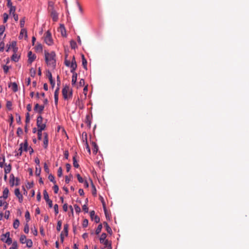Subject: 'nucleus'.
<instances>
[{
  "label": "nucleus",
  "instance_id": "25",
  "mask_svg": "<svg viewBox=\"0 0 249 249\" xmlns=\"http://www.w3.org/2000/svg\"><path fill=\"white\" fill-rule=\"evenodd\" d=\"M19 240H20V242L21 243H22V244L25 243V242L27 240L26 236L24 235H21L20 237Z\"/></svg>",
  "mask_w": 249,
  "mask_h": 249
},
{
  "label": "nucleus",
  "instance_id": "8",
  "mask_svg": "<svg viewBox=\"0 0 249 249\" xmlns=\"http://www.w3.org/2000/svg\"><path fill=\"white\" fill-rule=\"evenodd\" d=\"M28 62L31 64L36 58V56L35 54H33L31 51L28 53Z\"/></svg>",
  "mask_w": 249,
  "mask_h": 249
},
{
  "label": "nucleus",
  "instance_id": "56",
  "mask_svg": "<svg viewBox=\"0 0 249 249\" xmlns=\"http://www.w3.org/2000/svg\"><path fill=\"white\" fill-rule=\"evenodd\" d=\"M5 243L9 245L12 243V240L10 237L8 238L5 241Z\"/></svg>",
  "mask_w": 249,
  "mask_h": 249
},
{
  "label": "nucleus",
  "instance_id": "31",
  "mask_svg": "<svg viewBox=\"0 0 249 249\" xmlns=\"http://www.w3.org/2000/svg\"><path fill=\"white\" fill-rule=\"evenodd\" d=\"M102 229V225L101 224H100L98 226L96 230V231H95L96 234H98L101 232Z\"/></svg>",
  "mask_w": 249,
  "mask_h": 249
},
{
  "label": "nucleus",
  "instance_id": "23",
  "mask_svg": "<svg viewBox=\"0 0 249 249\" xmlns=\"http://www.w3.org/2000/svg\"><path fill=\"white\" fill-rule=\"evenodd\" d=\"M11 59L15 62H17L18 61L19 56L17 53H14L11 57Z\"/></svg>",
  "mask_w": 249,
  "mask_h": 249
},
{
  "label": "nucleus",
  "instance_id": "44",
  "mask_svg": "<svg viewBox=\"0 0 249 249\" xmlns=\"http://www.w3.org/2000/svg\"><path fill=\"white\" fill-rule=\"evenodd\" d=\"M88 225V220L87 219H85L82 223V226L84 228H86Z\"/></svg>",
  "mask_w": 249,
  "mask_h": 249
},
{
  "label": "nucleus",
  "instance_id": "35",
  "mask_svg": "<svg viewBox=\"0 0 249 249\" xmlns=\"http://www.w3.org/2000/svg\"><path fill=\"white\" fill-rule=\"evenodd\" d=\"M22 145H23V143H21L20 144V147H19V148L18 150V153L17 154L18 156V155L19 156H21L22 155V150H23Z\"/></svg>",
  "mask_w": 249,
  "mask_h": 249
},
{
  "label": "nucleus",
  "instance_id": "2",
  "mask_svg": "<svg viewBox=\"0 0 249 249\" xmlns=\"http://www.w3.org/2000/svg\"><path fill=\"white\" fill-rule=\"evenodd\" d=\"M45 61L47 65L54 67L55 65V53L54 52H45Z\"/></svg>",
  "mask_w": 249,
  "mask_h": 249
},
{
  "label": "nucleus",
  "instance_id": "39",
  "mask_svg": "<svg viewBox=\"0 0 249 249\" xmlns=\"http://www.w3.org/2000/svg\"><path fill=\"white\" fill-rule=\"evenodd\" d=\"M24 231L25 232V233H29V226H28V224L27 223H26L25 226H24Z\"/></svg>",
  "mask_w": 249,
  "mask_h": 249
},
{
  "label": "nucleus",
  "instance_id": "57",
  "mask_svg": "<svg viewBox=\"0 0 249 249\" xmlns=\"http://www.w3.org/2000/svg\"><path fill=\"white\" fill-rule=\"evenodd\" d=\"M44 171H45V172L47 173H49L50 170H49V167H48V165H47L46 163H45L44 164Z\"/></svg>",
  "mask_w": 249,
  "mask_h": 249
},
{
  "label": "nucleus",
  "instance_id": "47",
  "mask_svg": "<svg viewBox=\"0 0 249 249\" xmlns=\"http://www.w3.org/2000/svg\"><path fill=\"white\" fill-rule=\"evenodd\" d=\"M16 9V8L15 6L10 7V13H12L13 15L14 14H15Z\"/></svg>",
  "mask_w": 249,
  "mask_h": 249
},
{
  "label": "nucleus",
  "instance_id": "15",
  "mask_svg": "<svg viewBox=\"0 0 249 249\" xmlns=\"http://www.w3.org/2000/svg\"><path fill=\"white\" fill-rule=\"evenodd\" d=\"M82 65L84 68L87 70V61L83 54L82 55Z\"/></svg>",
  "mask_w": 249,
  "mask_h": 249
},
{
  "label": "nucleus",
  "instance_id": "5",
  "mask_svg": "<svg viewBox=\"0 0 249 249\" xmlns=\"http://www.w3.org/2000/svg\"><path fill=\"white\" fill-rule=\"evenodd\" d=\"M36 125L38 129H40L41 128L45 129L46 127V123H43V118L41 115H39L37 117Z\"/></svg>",
  "mask_w": 249,
  "mask_h": 249
},
{
  "label": "nucleus",
  "instance_id": "14",
  "mask_svg": "<svg viewBox=\"0 0 249 249\" xmlns=\"http://www.w3.org/2000/svg\"><path fill=\"white\" fill-rule=\"evenodd\" d=\"M85 123L88 126H89V127H90L91 120H90V117L89 115H88L86 116Z\"/></svg>",
  "mask_w": 249,
  "mask_h": 249
},
{
  "label": "nucleus",
  "instance_id": "53",
  "mask_svg": "<svg viewBox=\"0 0 249 249\" xmlns=\"http://www.w3.org/2000/svg\"><path fill=\"white\" fill-rule=\"evenodd\" d=\"M57 175L59 177H61L62 175V169L61 167H60L58 169Z\"/></svg>",
  "mask_w": 249,
  "mask_h": 249
},
{
  "label": "nucleus",
  "instance_id": "63",
  "mask_svg": "<svg viewBox=\"0 0 249 249\" xmlns=\"http://www.w3.org/2000/svg\"><path fill=\"white\" fill-rule=\"evenodd\" d=\"M65 65L67 67H70L71 66V62L69 60H67L65 59V62H64Z\"/></svg>",
  "mask_w": 249,
  "mask_h": 249
},
{
  "label": "nucleus",
  "instance_id": "60",
  "mask_svg": "<svg viewBox=\"0 0 249 249\" xmlns=\"http://www.w3.org/2000/svg\"><path fill=\"white\" fill-rule=\"evenodd\" d=\"M3 71L4 72L6 73L8 72V71H9V68L8 66H6V65H4L3 67Z\"/></svg>",
  "mask_w": 249,
  "mask_h": 249
},
{
  "label": "nucleus",
  "instance_id": "45",
  "mask_svg": "<svg viewBox=\"0 0 249 249\" xmlns=\"http://www.w3.org/2000/svg\"><path fill=\"white\" fill-rule=\"evenodd\" d=\"M23 147V150L25 151H27V148H28V143L27 141H25V143L23 144L22 145Z\"/></svg>",
  "mask_w": 249,
  "mask_h": 249
},
{
  "label": "nucleus",
  "instance_id": "12",
  "mask_svg": "<svg viewBox=\"0 0 249 249\" xmlns=\"http://www.w3.org/2000/svg\"><path fill=\"white\" fill-rule=\"evenodd\" d=\"M58 91L59 88H57L54 92V103L56 105H57L58 101Z\"/></svg>",
  "mask_w": 249,
  "mask_h": 249
},
{
  "label": "nucleus",
  "instance_id": "16",
  "mask_svg": "<svg viewBox=\"0 0 249 249\" xmlns=\"http://www.w3.org/2000/svg\"><path fill=\"white\" fill-rule=\"evenodd\" d=\"M9 189L8 188H5L3 191L2 197L4 199H6L8 196Z\"/></svg>",
  "mask_w": 249,
  "mask_h": 249
},
{
  "label": "nucleus",
  "instance_id": "46",
  "mask_svg": "<svg viewBox=\"0 0 249 249\" xmlns=\"http://www.w3.org/2000/svg\"><path fill=\"white\" fill-rule=\"evenodd\" d=\"M70 44L72 49H75L76 48V43L74 41L71 40L70 42Z\"/></svg>",
  "mask_w": 249,
  "mask_h": 249
},
{
  "label": "nucleus",
  "instance_id": "17",
  "mask_svg": "<svg viewBox=\"0 0 249 249\" xmlns=\"http://www.w3.org/2000/svg\"><path fill=\"white\" fill-rule=\"evenodd\" d=\"M103 224H104L105 227H106V231H107V232L109 234H111L112 232V230L110 228V227H109V226L108 225L107 222H104Z\"/></svg>",
  "mask_w": 249,
  "mask_h": 249
},
{
  "label": "nucleus",
  "instance_id": "24",
  "mask_svg": "<svg viewBox=\"0 0 249 249\" xmlns=\"http://www.w3.org/2000/svg\"><path fill=\"white\" fill-rule=\"evenodd\" d=\"M92 144L93 145V152L96 154L97 152V151H98V146L96 144V143L94 142H93L92 143Z\"/></svg>",
  "mask_w": 249,
  "mask_h": 249
},
{
  "label": "nucleus",
  "instance_id": "30",
  "mask_svg": "<svg viewBox=\"0 0 249 249\" xmlns=\"http://www.w3.org/2000/svg\"><path fill=\"white\" fill-rule=\"evenodd\" d=\"M48 179L50 181L53 183V184H56V181L54 179V177L52 174H50L49 175Z\"/></svg>",
  "mask_w": 249,
  "mask_h": 249
},
{
  "label": "nucleus",
  "instance_id": "59",
  "mask_svg": "<svg viewBox=\"0 0 249 249\" xmlns=\"http://www.w3.org/2000/svg\"><path fill=\"white\" fill-rule=\"evenodd\" d=\"M74 207L75 212L76 213H79L81 211L80 208L77 205H74Z\"/></svg>",
  "mask_w": 249,
  "mask_h": 249
},
{
  "label": "nucleus",
  "instance_id": "1",
  "mask_svg": "<svg viewBox=\"0 0 249 249\" xmlns=\"http://www.w3.org/2000/svg\"><path fill=\"white\" fill-rule=\"evenodd\" d=\"M54 2L52 1H48V11L50 14V16L52 18L54 22L57 21L58 19V14L54 8Z\"/></svg>",
  "mask_w": 249,
  "mask_h": 249
},
{
  "label": "nucleus",
  "instance_id": "13",
  "mask_svg": "<svg viewBox=\"0 0 249 249\" xmlns=\"http://www.w3.org/2000/svg\"><path fill=\"white\" fill-rule=\"evenodd\" d=\"M71 73L73 74L71 80V84L73 85H75L76 82L77 74L75 71Z\"/></svg>",
  "mask_w": 249,
  "mask_h": 249
},
{
  "label": "nucleus",
  "instance_id": "26",
  "mask_svg": "<svg viewBox=\"0 0 249 249\" xmlns=\"http://www.w3.org/2000/svg\"><path fill=\"white\" fill-rule=\"evenodd\" d=\"M11 170V165L10 164H9L8 166H6L5 168H4V172L5 174H7Z\"/></svg>",
  "mask_w": 249,
  "mask_h": 249
},
{
  "label": "nucleus",
  "instance_id": "9",
  "mask_svg": "<svg viewBox=\"0 0 249 249\" xmlns=\"http://www.w3.org/2000/svg\"><path fill=\"white\" fill-rule=\"evenodd\" d=\"M90 216L91 219L92 220H94L96 223H98L100 222V218L97 215H95L94 211H92L90 212Z\"/></svg>",
  "mask_w": 249,
  "mask_h": 249
},
{
  "label": "nucleus",
  "instance_id": "62",
  "mask_svg": "<svg viewBox=\"0 0 249 249\" xmlns=\"http://www.w3.org/2000/svg\"><path fill=\"white\" fill-rule=\"evenodd\" d=\"M9 215H10V212L9 211H5V213H4V217L6 219H8Z\"/></svg>",
  "mask_w": 249,
  "mask_h": 249
},
{
  "label": "nucleus",
  "instance_id": "36",
  "mask_svg": "<svg viewBox=\"0 0 249 249\" xmlns=\"http://www.w3.org/2000/svg\"><path fill=\"white\" fill-rule=\"evenodd\" d=\"M15 195L17 197L22 195L20 194L19 189L18 188H17L15 190Z\"/></svg>",
  "mask_w": 249,
  "mask_h": 249
},
{
  "label": "nucleus",
  "instance_id": "6",
  "mask_svg": "<svg viewBox=\"0 0 249 249\" xmlns=\"http://www.w3.org/2000/svg\"><path fill=\"white\" fill-rule=\"evenodd\" d=\"M43 195H44V198L45 200V201H46V202L48 204L49 207L52 208L53 207V202L49 198V195H48L46 190H45L43 191Z\"/></svg>",
  "mask_w": 249,
  "mask_h": 249
},
{
  "label": "nucleus",
  "instance_id": "49",
  "mask_svg": "<svg viewBox=\"0 0 249 249\" xmlns=\"http://www.w3.org/2000/svg\"><path fill=\"white\" fill-rule=\"evenodd\" d=\"M25 18H23L20 21V27L21 28L23 27L24 26V24H25Z\"/></svg>",
  "mask_w": 249,
  "mask_h": 249
},
{
  "label": "nucleus",
  "instance_id": "4",
  "mask_svg": "<svg viewBox=\"0 0 249 249\" xmlns=\"http://www.w3.org/2000/svg\"><path fill=\"white\" fill-rule=\"evenodd\" d=\"M44 41L48 45H51L53 43L51 33L49 31H48L45 34Z\"/></svg>",
  "mask_w": 249,
  "mask_h": 249
},
{
  "label": "nucleus",
  "instance_id": "10",
  "mask_svg": "<svg viewBox=\"0 0 249 249\" xmlns=\"http://www.w3.org/2000/svg\"><path fill=\"white\" fill-rule=\"evenodd\" d=\"M44 138L43 141V146L45 148H46L48 145V136L46 132L43 133Z\"/></svg>",
  "mask_w": 249,
  "mask_h": 249
},
{
  "label": "nucleus",
  "instance_id": "33",
  "mask_svg": "<svg viewBox=\"0 0 249 249\" xmlns=\"http://www.w3.org/2000/svg\"><path fill=\"white\" fill-rule=\"evenodd\" d=\"M61 226H62V222L60 220H59L57 222V226H56V230L57 231H59L61 229Z\"/></svg>",
  "mask_w": 249,
  "mask_h": 249
},
{
  "label": "nucleus",
  "instance_id": "43",
  "mask_svg": "<svg viewBox=\"0 0 249 249\" xmlns=\"http://www.w3.org/2000/svg\"><path fill=\"white\" fill-rule=\"evenodd\" d=\"M53 189L54 193L55 194H57L58 190H59V188H58V185H57L56 184H54V186L53 187Z\"/></svg>",
  "mask_w": 249,
  "mask_h": 249
},
{
  "label": "nucleus",
  "instance_id": "48",
  "mask_svg": "<svg viewBox=\"0 0 249 249\" xmlns=\"http://www.w3.org/2000/svg\"><path fill=\"white\" fill-rule=\"evenodd\" d=\"M23 133V130L21 128L18 127L17 129V134L18 136H20Z\"/></svg>",
  "mask_w": 249,
  "mask_h": 249
},
{
  "label": "nucleus",
  "instance_id": "28",
  "mask_svg": "<svg viewBox=\"0 0 249 249\" xmlns=\"http://www.w3.org/2000/svg\"><path fill=\"white\" fill-rule=\"evenodd\" d=\"M68 227L69 226L67 224H65L64 226L63 231L65 232V236H67L68 235Z\"/></svg>",
  "mask_w": 249,
  "mask_h": 249
},
{
  "label": "nucleus",
  "instance_id": "42",
  "mask_svg": "<svg viewBox=\"0 0 249 249\" xmlns=\"http://www.w3.org/2000/svg\"><path fill=\"white\" fill-rule=\"evenodd\" d=\"M41 173V168L40 167H36V176H38L40 175Z\"/></svg>",
  "mask_w": 249,
  "mask_h": 249
},
{
  "label": "nucleus",
  "instance_id": "38",
  "mask_svg": "<svg viewBox=\"0 0 249 249\" xmlns=\"http://www.w3.org/2000/svg\"><path fill=\"white\" fill-rule=\"evenodd\" d=\"M44 105L39 106L38 110H37V112L39 114H41L43 110H44Z\"/></svg>",
  "mask_w": 249,
  "mask_h": 249
},
{
  "label": "nucleus",
  "instance_id": "20",
  "mask_svg": "<svg viewBox=\"0 0 249 249\" xmlns=\"http://www.w3.org/2000/svg\"><path fill=\"white\" fill-rule=\"evenodd\" d=\"M60 30L61 33V35L63 36H66V32L65 29V27L63 25H61L60 27Z\"/></svg>",
  "mask_w": 249,
  "mask_h": 249
},
{
  "label": "nucleus",
  "instance_id": "29",
  "mask_svg": "<svg viewBox=\"0 0 249 249\" xmlns=\"http://www.w3.org/2000/svg\"><path fill=\"white\" fill-rule=\"evenodd\" d=\"M72 160H73V166L74 167H75V168H78L79 167V164L77 163V161L76 160V157L75 156H73V158H72Z\"/></svg>",
  "mask_w": 249,
  "mask_h": 249
},
{
  "label": "nucleus",
  "instance_id": "37",
  "mask_svg": "<svg viewBox=\"0 0 249 249\" xmlns=\"http://www.w3.org/2000/svg\"><path fill=\"white\" fill-rule=\"evenodd\" d=\"M5 162V157L3 156V157H0V167H2L3 166V163Z\"/></svg>",
  "mask_w": 249,
  "mask_h": 249
},
{
  "label": "nucleus",
  "instance_id": "51",
  "mask_svg": "<svg viewBox=\"0 0 249 249\" xmlns=\"http://www.w3.org/2000/svg\"><path fill=\"white\" fill-rule=\"evenodd\" d=\"M3 22L6 23L8 19V15L6 13L3 14Z\"/></svg>",
  "mask_w": 249,
  "mask_h": 249
},
{
  "label": "nucleus",
  "instance_id": "54",
  "mask_svg": "<svg viewBox=\"0 0 249 249\" xmlns=\"http://www.w3.org/2000/svg\"><path fill=\"white\" fill-rule=\"evenodd\" d=\"M5 31V26L4 25L0 26V35H2Z\"/></svg>",
  "mask_w": 249,
  "mask_h": 249
},
{
  "label": "nucleus",
  "instance_id": "22",
  "mask_svg": "<svg viewBox=\"0 0 249 249\" xmlns=\"http://www.w3.org/2000/svg\"><path fill=\"white\" fill-rule=\"evenodd\" d=\"M107 237V234L106 233H103L101 235V237L100 238V242L101 243H103L105 241V239Z\"/></svg>",
  "mask_w": 249,
  "mask_h": 249
},
{
  "label": "nucleus",
  "instance_id": "55",
  "mask_svg": "<svg viewBox=\"0 0 249 249\" xmlns=\"http://www.w3.org/2000/svg\"><path fill=\"white\" fill-rule=\"evenodd\" d=\"M77 176V179L79 181V182L80 183H83L84 182V180L83 179V178L80 176V175L79 174H77L76 175Z\"/></svg>",
  "mask_w": 249,
  "mask_h": 249
},
{
  "label": "nucleus",
  "instance_id": "61",
  "mask_svg": "<svg viewBox=\"0 0 249 249\" xmlns=\"http://www.w3.org/2000/svg\"><path fill=\"white\" fill-rule=\"evenodd\" d=\"M23 34H25V36L27 37V31L24 29H21V30L20 31V36H21V35H23Z\"/></svg>",
  "mask_w": 249,
  "mask_h": 249
},
{
  "label": "nucleus",
  "instance_id": "21",
  "mask_svg": "<svg viewBox=\"0 0 249 249\" xmlns=\"http://www.w3.org/2000/svg\"><path fill=\"white\" fill-rule=\"evenodd\" d=\"M15 178L13 174H11L10 176V183L12 186L15 185Z\"/></svg>",
  "mask_w": 249,
  "mask_h": 249
},
{
  "label": "nucleus",
  "instance_id": "64",
  "mask_svg": "<svg viewBox=\"0 0 249 249\" xmlns=\"http://www.w3.org/2000/svg\"><path fill=\"white\" fill-rule=\"evenodd\" d=\"M82 208H83V210L85 213H88V212L89 209H88V207H87V206L86 205H84L83 206V207H82Z\"/></svg>",
  "mask_w": 249,
  "mask_h": 249
},
{
  "label": "nucleus",
  "instance_id": "50",
  "mask_svg": "<svg viewBox=\"0 0 249 249\" xmlns=\"http://www.w3.org/2000/svg\"><path fill=\"white\" fill-rule=\"evenodd\" d=\"M25 218H26V220L28 221H29L30 219V213L28 211H27L25 213Z\"/></svg>",
  "mask_w": 249,
  "mask_h": 249
},
{
  "label": "nucleus",
  "instance_id": "11",
  "mask_svg": "<svg viewBox=\"0 0 249 249\" xmlns=\"http://www.w3.org/2000/svg\"><path fill=\"white\" fill-rule=\"evenodd\" d=\"M9 87L11 88L14 92H17L18 90V85L15 82L10 83L9 84Z\"/></svg>",
  "mask_w": 249,
  "mask_h": 249
},
{
  "label": "nucleus",
  "instance_id": "52",
  "mask_svg": "<svg viewBox=\"0 0 249 249\" xmlns=\"http://www.w3.org/2000/svg\"><path fill=\"white\" fill-rule=\"evenodd\" d=\"M16 116L17 117V118L16 119L17 123L18 124H21V121L20 116L17 113L16 114Z\"/></svg>",
  "mask_w": 249,
  "mask_h": 249
},
{
  "label": "nucleus",
  "instance_id": "7",
  "mask_svg": "<svg viewBox=\"0 0 249 249\" xmlns=\"http://www.w3.org/2000/svg\"><path fill=\"white\" fill-rule=\"evenodd\" d=\"M70 67L71 68V72H73L74 71H75L77 68V64H76V62L74 56H73V57H72Z\"/></svg>",
  "mask_w": 249,
  "mask_h": 249
},
{
  "label": "nucleus",
  "instance_id": "41",
  "mask_svg": "<svg viewBox=\"0 0 249 249\" xmlns=\"http://www.w3.org/2000/svg\"><path fill=\"white\" fill-rule=\"evenodd\" d=\"M12 106V102L11 101H7V102H6V107H7V108L8 109L11 110L12 109L11 108Z\"/></svg>",
  "mask_w": 249,
  "mask_h": 249
},
{
  "label": "nucleus",
  "instance_id": "27",
  "mask_svg": "<svg viewBox=\"0 0 249 249\" xmlns=\"http://www.w3.org/2000/svg\"><path fill=\"white\" fill-rule=\"evenodd\" d=\"M19 225V221L18 219H16L13 223V227L14 229H17Z\"/></svg>",
  "mask_w": 249,
  "mask_h": 249
},
{
  "label": "nucleus",
  "instance_id": "18",
  "mask_svg": "<svg viewBox=\"0 0 249 249\" xmlns=\"http://www.w3.org/2000/svg\"><path fill=\"white\" fill-rule=\"evenodd\" d=\"M45 129H43V128H41L40 129H37V136H38V139L39 140H41L42 139V131L44 130Z\"/></svg>",
  "mask_w": 249,
  "mask_h": 249
},
{
  "label": "nucleus",
  "instance_id": "32",
  "mask_svg": "<svg viewBox=\"0 0 249 249\" xmlns=\"http://www.w3.org/2000/svg\"><path fill=\"white\" fill-rule=\"evenodd\" d=\"M25 243L26 244L27 247L29 248H31L33 245V242L31 239H27Z\"/></svg>",
  "mask_w": 249,
  "mask_h": 249
},
{
  "label": "nucleus",
  "instance_id": "58",
  "mask_svg": "<svg viewBox=\"0 0 249 249\" xmlns=\"http://www.w3.org/2000/svg\"><path fill=\"white\" fill-rule=\"evenodd\" d=\"M54 210L55 212V214H57L58 213V205L57 204H55L54 206Z\"/></svg>",
  "mask_w": 249,
  "mask_h": 249
},
{
  "label": "nucleus",
  "instance_id": "19",
  "mask_svg": "<svg viewBox=\"0 0 249 249\" xmlns=\"http://www.w3.org/2000/svg\"><path fill=\"white\" fill-rule=\"evenodd\" d=\"M35 50L37 52H41L42 51V46L41 44H38L35 47Z\"/></svg>",
  "mask_w": 249,
  "mask_h": 249
},
{
  "label": "nucleus",
  "instance_id": "40",
  "mask_svg": "<svg viewBox=\"0 0 249 249\" xmlns=\"http://www.w3.org/2000/svg\"><path fill=\"white\" fill-rule=\"evenodd\" d=\"M9 249H18V244L16 241L12 243V247Z\"/></svg>",
  "mask_w": 249,
  "mask_h": 249
},
{
  "label": "nucleus",
  "instance_id": "34",
  "mask_svg": "<svg viewBox=\"0 0 249 249\" xmlns=\"http://www.w3.org/2000/svg\"><path fill=\"white\" fill-rule=\"evenodd\" d=\"M91 186H92V194L93 196H96V188H95V186L94 185V184H93L92 181H91Z\"/></svg>",
  "mask_w": 249,
  "mask_h": 249
},
{
  "label": "nucleus",
  "instance_id": "3",
  "mask_svg": "<svg viewBox=\"0 0 249 249\" xmlns=\"http://www.w3.org/2000/svg\"><path fill=\"white\" fill-rule=\"evenodd\" d=\"M62 94L63 98L65 99H68L69 98H71L72 97V90L70 89L69 86H66L62 89Z\"/></svg>",
  "mask_w": 249,
  "mask_h": 249
}]
</instances>
